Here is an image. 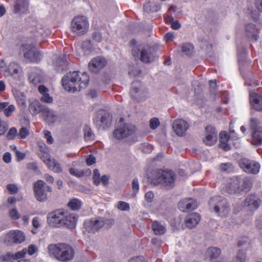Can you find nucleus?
<instances>
[{"instance_id": "obj_41", "label": "nucleus", "mask_w": 262, "mask_h": 262, "mask_svg": "<svg viewBox=\"0 0 262 262\" xmlns=\"http://www.w3.org/2000/svg\"><path fill=\"white\" fill-rule=\"evenodd\" d=\"M193 46L189 43L184 44L181 48L183 54L187 56H190L193 53Z\"/></svg>"}, {"instance_id": "obj_62", "label": "nucleus", "mask_w": 262, "mask_h": 262, "mask_svg": "<svg viewBox=\"0 0 262 262\" xmlns=\"http://www.w3.org/2000/svg\"><path fill=\"white\" fill-rule=\"evenodd\" d=\"M69 172L70 174L73 176H75L78 177H80L82 175H83V173L82 172H79L78 170L75 169L73 168H71L69 170Z\"/></svg>"}, {"instance_id": "obj_21", "label": "nucleus", "mask_w": 262, "mask_h": 262, "mask_svg": "<svg viewBox=\"0 0 262 262\" xmlns=\"http://www.w3.org/2000/svg\"><path fill=\"white\" fill-rule=\"evenodd\" d=\"M249 100L253 108L258 111H262V96L254 92H251Z\"/></svg>"}, {"instance_id": "obj_1", "label": "nucleus", "mask_w": 262, "mask_h": 262, "mask_svg": "<svg viewBox=\"0 0 262 262\" xmlns=\"http://www.w3.org/2000/svg\"><path fill=\"white\" fill-rule=\"evenodd\" d=\"M89 82V76L84 72L79 77L78 71L69 72L62 79L64 89L68 92H75L85 88Z\"/></svg>"}, {"instance_id": "obj_34", "label": "nucleus", "mask_w": 262, "mask_h": 262, "mask_svg": "<svg viewBox=\"0 0 262 262\" xmlns=\"http://www.w3.org/2000/svg\"><path fill=\"white\" fill-rule=\"evenodd\" d=\"M221 253V249L216 247H210L207 250V254L210 257L211 261L215 260Z\"/></svg>"}, {"instance_id": "obj_26", "label": "nucleus", "mask_w": 262, "mask_h": 262, "mask_svg": "<svg viewBox=\"0 0 262 262\" xmlns=\"http://www.w3.org/2000/svg\"><path fill=\"white\" fill-rule=\"evenodd\" d=\"M38 89L41 95L40 100L47 103H52L53 99L52 97L50 96L49 89L43 85H39Z\"/></svg>"}, {"instance_id": "obj_31", "label": "nucleus", "mask_w": 262, "mask_h": 262, "mask_svg": "<svg viewBox=\"0 0 262 262\" xmlns=\"http://www.w3.org/2000/svg\"><path fill=\"white\" fill-rule=\"evenodd\" d=\"M256 31V27L254 24H249L246 26L247 36L254 41H256L258 38V36L255 34Z\"/></svg>"}, {"instance_id": "obj_30", "label": "nucleus", "mask_w": 262, "mask_h": 262, "mask_svg": "<svg viewBox=\"0 0 262 262\" xmlns=\"http://www.w3.org/2000/svg\"><path fill=\"white\" fill-rule=\"evenodd\" d=\"M43 114L46 116V121L49 123L53 124L57 121L58 119L57 114L53 110L47 107L44 110Z\"/></svg>"}, {"instance_id": "obj_48", "label": "nucleus", "mask_w": 262, "mask_h": 262, "mask_svg": "<svg viewBox=\"0 0 262 262\" xmlns=\"http://www.w3.org/2000/svg\"><path fill=\"white\" fill-rule=\"evenodd\" d=\"M27 254V249L26 248L23 249L21 251H18L15 254H12L13 259H18L19 258H23Z\"/></svg>"}, {"instance_id": "obj_59", "label": "nucleus", "mask_w": 262, "mask_h": 262, "mask_svg": "<svg viewBox=\"0 0 262 262\" xmlns=\"http://www.w3.org/2000/svg\"><path fill=\"white\" fill-rule=\"evenodd\" d=\"M7 188L11 194H14L18 191L17 187L14 184H8Z\"/></svg>"}, {"instance_id": "obj_58", "label": "nucleus", "mask_w": 262, "mask_h": 262, "mask_svg": "<svg viewBox=\"0 0 262 262\" xmlns=\"http://www.w3.org/2000/svg\"><path fill=\"white\" fill-rule=\"evenodd\" d=\"M228 141H223L220 140V147L224 150L227 151L230 149V145L227 143Z\"/></svg>"}, {"instance_id": "obj_51", "label": "nucleus", "mask_w": 262, "mask_h": 262, "mask_svg": "<svg viewBox=\"0 0 262 262\" xmlns=\"http://www.w3.org/2000/svg\"><path fill=\"white\" fill-rule=\"evenodd\" d=\"M258 121L255 118H252L250 120V127L253 133L254 131L258 130V127H260L257 125Z\"/></svg>"}, {"instance_id": "obj_9", "label": "nucleus", "mask_w": 262, "mask_h": 262, "mask_svg": "<svg viewBox=\"0 0 262 262\" xmlns=\"http://www.w3.org/2000/svg\"><path fill=\"white\" fill-rule=\"evenodd\" d=\"M239 164L244 171L247 173L256 174L260 169V165L257 162L244 158L239 160Z\"/></svg>"}, {"instance_id": "obj_4", "label": "nucleus", "mask_w": 262, "mask_h": 262, "mask_svg": "<svg viewBox=\"0 0 262 262\" xmlns=\"http://www.w3.org/2000/svg\"><path fill=\"white\" fill-rule=\"evenodd\" d=\"M176 174L172 170H157L153 171L151 178V183L157 185L161 184L167 189L174 185Z\"/></svg>"}, {"instance_id": "obj_28", "label": "nucleus", "mask_w": 262, "mask_h": 262, "mask_svg": "<svg viewBox=\"0 0 262 262\" xmlns=\"http://www.w3.org/2000/svg\"><path fill=\"white\" fill-rule=\"evenodd\" d=\"M151 228L154 233L157 235H163L166 232L165 225L158 221L153 222L151 225Z\"/></svg>"}, {"instance_id": "obj_35", "label": "nucleus", "mask_w": 262, "mask_h": 262, "mask_svg": "<svg viewBox=\"0 0 262 262\" xmlns=\"http://www.w3.org/2000/svg\"><path fill=\"white\" fill-rule=\"evenodd\" d=\"M143 8L144 11L147 12H155L158 11L161 7L159 5L149 2L144 5Z\"/></svg>"}, {"instance_id": "obj_49", "label": "nucleus", "mask_w": 262, "mask_h": 262, "mask_svg": "<svg viewBox=\"0 0 262 262\" xmlns=\"http://www.w3.org/2000/svg\"><path fill=\"white\" fill-rule=\"evenodd\" d=\"M10 217L14 220H18L20 218V215L18 213L16 209H12L9 211V212Z\"/></svg>"}, {"instance_id": "obj_6", "label": "nucleus", "mask_w": 262, "mask_h": 262, "mask_svg": "<svg viewBox=\"0 0 262 262\" xmlns=\"http://www.w3.org/2000/svg\"><path fill=\"white\" fill-rule=\"evenodd\" d=\"M114 224L113 220L105 219L102 217H96L86 220L84 223V227L89 233H94L103 227H110Z\"/></svg>"}, {"instance_id": "obj_23", "label": "nucleus", "mask_w": 262, "mask_h": 262, "mask_svg": "<svg viewBox=\"0 0 262 262\" xmlns=\"http://www.w3.org/2000/svg\"><path fill=\"white\" fill-rule=\"evenodd\" d=\"M62 221V226H65L70 229H74L76 225L77 216L75 214H64Z\"/></svg>"}, {"instance_id": "obj_29", "label": "nucleus", "mask_w": 262, "mask_h": 262, "mask_svg": "<svg viewBox=\"0 0 262 262\" xmlns=\"http://www.w3.org/2000/svg\"><path fill=\"white\" fill-rule=\"evenodd\" d=\"M29 3L27 0H16L14 7V11L15 13L21 12L24 13L27 11Z\"/></svg>"}, {"instance_id": "obj_18", "label": "nucleus", "mask_w": 262, "mask_h": 262, "mask_svg": "<svg viewBox=\"0 0 262 262\" xmlns=\"http://www.w3.org/2000/svg\"><path fill=\"white\" fill-rule=\"evenodd\" d=\"M198 207L195 200L192 198L184 199L178 204V208L182 212H186L189 210H194Z\"/></svg>"}, {"instance_id": "obj_11", "label": "nucleus", "mask_w": 262, "mask_h": 262, "mask_svg": "<svg viewBox=\"0 0 262 262\" xmlns=\"http://www.w3.org/2000/svg\"><path fill=\"white\" fill-rule=\"evenodd\" d=\"M21 73V68L19 64L12 62L5 67L4 75L5 77L11 76L13 79L18 80L20 77Z\"/></svg>"}, {"instance_id": "obj_42", "label": "nucleus", "mask_w": 262, "mask_h": 262, "mask_svg": "<svg viewBox=\"0 0 262 262\" xmlns=\"http://www.w3.org/2000/svg\"><path fill=\"white\" fill-rule=\"evenodd\" d=\"M3 110L4 111L5 115L6 117H9L15 110V107L13 104H9L8 103V105L7 106V107L4 108V109Z\"/></svg>"}, {"instance_id": "obj_13", "label": "nucleus", "mask_w": 262, "mask_h": 262, "mask_svg": "<svg viewBox=\"0 0 262 262\" xmlns=\"http://www.w3.org/2000/svg\"><path fill=\"white\" fill-rule=\"evenodd\" d=\"M135 130V127L134 125L124 124L122 126L114 131L113 135L116 139L120 140L132 134Z\"/></svg>"}, {"instance_id": "obj_45", "label": "nucleus", "mask_w": 262, "mask_h": 262, "mask_svg": "<svg viewBox=\"0 0 262 262\" xmlns=\"http://www.w3.org/2000/svg\"><path fill=\"white\" fill-rule=\"evenodd\" d=\"M160 124V121L159 119L156 117L151 118L149 121V127L152 129H156Z\"/></svg>"}, {"instance_id": "obj_54", "label": "nucleus", "mask_w": 262, "mask_h": 262, "mask_svg": "<svg viewBox=\"0 0 262 262\" xmlns=\"http://www.w3.org/2000/svg\"><path fill=\"white\" fill-rule=\"evenodd\" d=\"M15 99L18 105L21 106L26 105V97L24 94L19 96V97H18L17 98H15Z\"/></svg>"}, {"instance_id": "obj_50", "label": "nucleus", "mask_w": 262, "mask_h": 262, "mask_svg": "<svg viewBox=\"0 0 262 262\" xmlns=\"http://www.w3.org/2000/svg\"><path fill=\"white\" fill-rule=\"evenodd\" d=\"M220 169L223 171L229 172L232 169V165L230 163H222L220 166Z\"/></svg>"}, {"instance_id": "obj_12", "label": "nucleus", "mask_w": 262, "mask_h": 262, "mask_svg": "<svg viewBox=\"0 0 262 262\" xmlns=\"http://www.w3.org/2000/svg\"><path fill=\"white\" fill-rule=\"evenodd\" d=\"M26 236L23 232L20 230H11L7 233L5 240L10 244H20L25 241Z\"/></svg>"}, {"instance_id": "obj_10", "label": "nucleus", "mask_w": 262, "mask_h": 262, "mask_svg": "<svg viewBox=\"0 0 262 262\" xmlns=\"http://www.w3.org/2000/svg\"><path fill=\"white\" fill-rule=\"evenodd\" d=\"M130 94L133 99L138 101H143L148 97L147 90L139 82L133 83Z\"/></svg>"}, {"instance_id": "obj_19", "label": "nucleus", "mask_w": 262, "mask_h": 262, "mask_svg": "<svg viewBox=\"0 0 262 262\" xmlns=\"http://www.w3.org/2000/svg\"><path fill=\"white\" fill-rule=\"evenodd\" d=\"M240 177H233L226 185L225 190L230 194L240 193Z\"/></svg>"}, {"instance_id": "obj_2", "label": "nucleus", "mask_w": 262, "mask_h": 262, "mask_svg": "<svg viewBox=\"0 0 262 262\" xmlns=\"http://www.w3.org/2000/svg\"><path fill=\"white\" fill-rule=\"evenodd\" d=\"M48 251L51 256H54L62 262L71 260L75 255V251L72 246L64 243L50 244L48 246Z\"/></svg>"}, {"instance_id": "obj_32", "label": "nucleus", "mask_w": 262, "mask_h": 262, "mask_svg": "<svg viewBox=\"0 0 262 262\" xmlns=\"http://www.w3.org/2000/svg\"><path fill=\"white\" fill-rule=\"evenodd\" d=\"M240 189L242 191H249L252 187L251 181L247 177L242 179L240 177Z\"/></svg>"}, {"instance_id": "obj_55", "label": "nucleus", "mask_w": 262, "mask_h": 262, "mask_svg": "<svg viewBox=\"0 0 262 262\" xmlns=\"http://www.w3.org/2000/svg\"><path fill=\"white\" fill-rule=\"evenodd\" d=\"M38 248L34 245H30L28 246V250H27V253L30 255H32L34 253L37 252Z\"/></svg>"}, {"instance_id": "obj_61", "label": "nucleus", "mask_w": 262, "mask_h": 262, "mask_svg": "<svg viewBox=\"0 0 262 262\" xmlns=\"http://www.w3.org/2000/svg\"><path fill=\"white\" fill-rule=\"evenodd\" d=\"M128 262H146V261L143 256H140L130 258Z\"/></svg>"}, {"instance_id": "obj_52", "label": "nucleus", "mask_w": 262, "mask_h": 262, "mask_svg": "<svg viewBox=\"0 0 262 262\" xmlns=\"http://www.w3.org/2000/svg\"><path fill=\"white\" fill-rule=\"evenodd\" d=\"M100 173L98 169H96L94 170V174H93V181L95 184L98 185L100 183Z\"/></svg>"}, {"instance_id": "obj_38", "label": "nucleus", "mask_w": 262, "mask_h": 262, "mask_svg": "<svg viewBox=\"0 0 262 262\" xmlns=\"http://www.w3.org/2000/svg\"><path fill=\"white\" fill-rule=\"evenodd\" d=\"M253 141L257 144L262 143V127H258V130L252 133Z\"/></svg>"}, {"instance_id": "obj_33", "label": "nucleus", "mask_w": 262, "mask_h": 262, "mask_svg": "<svg viewBox=\"0 0 262 262\" xmlns=\"http://www.w3.org/2000/svg\"><path fill=\"white\" fill-rule=\"evenodd\" d=\"M112 116L110 113L104 112L100 118L101 125L103 128L109 126L112 123Z\"/></svg>"}, {"instance_id": "obj_36", "label": "nucleus", "mask_w": 262, "mask_h": 262, "mask_svg": "<svg viewBox=\"0 0 262 262\" xmlns=\"http://www.w3.org/2000/svg\"><path fill=\"white\" fill-rule=\"evenodd\" d=\"M81 205L82 203L79 200L74 198L69 202L68 206L73 210H77L80 209Z\"/></svg>"}, {"instance_id": "obj_16", "label": "nucleus", "mask_w": 262, "mask_h": 262, "mask_svg": "<svg viewBox=\"0 0 262 262\" xmlns=\"http://www.w3.org/2000/svg\"><path fill=\"white\" fill-rule=\"evenodd\" d=\"M205 129L206 136L203 139V142L206 145L211 146L217 141V132L215 128L211 126H207Z\"/></svg>"}, {"instance_id": "obj_40", "label": "nucleus", "mask_w": 262, "mask_h": 262, "mask_svg": "<svg viewBox=\"0 0 262 262\" xmlns=\"http://www.w3.org/2000/svg\"><path fill=\"white\" fill-rule=\"evenodd\" d=\"M247 255L246 252L243 249L239 250L235 258L233 260V262H246Z\"/></svg>"}, {"instance_id": "obj_15", "label": "nucleus", "mask_w": 262, "mask_h": 262, "mask_svg": "<svg viewBox=\"0 0 262 262\" xmlns=\"http://www.w3.org/2000/svg\"><path fill=\"white\" fill-rule=\"evenodd\" d=\"M107 64L106 60L102 57L98 56L93 58L89 63V70L93 73H98Z\"/></svg>"}, {"instance_id": "obj_37", "label": "nucleus", "mask_w": 262, "mask_h": 262, "mask_svg": "<svg viewBox=\"0 0 262 262\" xmlns=\"http://www.w3.org/2000/svg\"><path fill=\"white\" fill-rule=\"evenodd\" d=\"M238 246L243 250H247L251 248L250 241L249 238L244 237L241 238L238 242Z\"/></svg>"}, {"instance_id": "obj_39", "label": "nucleus", "mask_w": 262, "mask_h": 262, "mask_svg": "<svg viewBox=\"0 0 262 262\" xmlns=\"http://www.w3.org/2000/svg\"><path fill=\"white\" fill-rule=\"evenodd\" d=\"M84 137L86 141L93 140L95 138V135L93 133L91 128L88 126L85 125L83 127Z\"/></svg>"}, {"instance_id": "obj_22", "label": "nucleus", "mask_w": 262, "mask_h": 262, "mask_svg": "<svg viewBox=\"0 0 262 262\" xmlns=\"http://www.w3.org/2000/svg\"><path fill=\"white\" fill-rule=\"evenodd\" d=\"M201 220L200 215L196 213L188 214L185 217V224L186 226L190 229L194 228Z\"/></svg>"}, {"instance_id": "obj_44", "label": "nucleus", "mask_w": 262, "mask_h": 262, "mask_svg": "<svg viewBox=\"0 0 262 262\" xmlns=\"http://www.w3.org/2000/svg\"><path fill=\"white\" fill-rule=\"evenodd\" d=\"M67 60V56L66 55H62L57 58L56 60L54 61L53 64L54 66L59 67L63 63L65 62Z\"/></svg>"}, {"instance_id": "obj_8", "label": "nucleus", "mask_w": 262, "mask_h": 262, "mask_svg": "<svg viewBox=\"0 0 262 262\" xmlns=\"http://www.w3.org/2000/svg\"><path fill=\"white\" fill-rule=\"evenodd\" d=\"M33 190L36 200L39 202H45L48 199L47 192H51L52 188L43 181L38 180L33 185Z\"/></svg>"}, {"instance_id": "obj_57", "label": "nucleus", "mask_w": 262, "mask_h": 262, "mask_svg": "<svg viewBox=\"0 0 262 262\" xmlns=\"http://www.w3.org/2000/svg\"><path fill=\"white\" fill-rule=\"evenodd\" d=\"M139 188V185L138 180L137 179H134L132 182V189L135 194L138 192Z\"/></svg>"}, {"instance_id": "obj_27", "label": "nucleus", "mask_w": 262, "mask_h": 262, "mask_svg": "<svg viewBox=\"0 0 262 262\" xmlns=\"http://www.w3.org/2000/svg\"><path fill=\"white\" fill-rule=\"evenodd\" d=\"M24 57L28 59L30 62H38L41 59V54L39 51L31 49L24 53Z\"/></svg>"}, {"instance_id": "obj_14", "label": "nucleus", "mask_w": 262, "mask_h": 262, "mask_svg": "<svg viewBox=\"0 0 262 262\" xmlns=\"http://www.w3.org/2000/svg\"><path fill=\"white\" fill-rule=\"evenodd\" d=\"M64 212L61 210H57L49 213L48 215V223L53 227L62 226Z\"/></svg>"}, {"instance_id": "obj_3", "label": "nucleus", "mask_w": 262, "mask_h": 262, "mask_svg": "<svg viewBox=\"0 0 262 262\" xmlns=\"http://www.w3.org/2000/svg\"><path fill=\"white\" fill-rule=\"evenodd\" d=\"M132 48V54L135 59H140L143 62L149 63L154 58V49L148 46L137 45V41L132 39L129 42Z\"/></svg>"}, {"instance_id": "obj_25", "label": "nucleus", "mask_w": 262, "mask_h": 262, "mask_svg": "<svg viewBox=\"0 0 262 262\" xmlns=\"http://www.w3.org/2000/svg\"><path fill=\"white\" fill-rule=\"evenodd\" d=\"M46 106L41 104L38 100H34L29 106V110L33 115H36L40 112L43 113Z\"/></svg>"}, {"instance_id": "obj_56", "label": "nucleus", "mask_w": 262, "mask_h": 262, "mask_svg": "<svg viewBox=\"0 0 262 262\" xmlns=\"http://www.w3.org/2000/svg\"><path fill=\"white\" fill-rule=\"evenodd\" d=\"M43 134L45 138L47 139V142L49 144L53 143L54 140L52 138L51 132L48 130H45Z\"/></svg>"}, {"instance_id": "obj_60", "label": "nucleus", "mask_w": 262, "mask_h": 262, "mask_svg": "<svg viewBox=\"0 0 262 262\" xmlns=\"http://www.w3.org/2000/svg\"><path fill=\"white\" fill-rule=\"evenodd\" d=\"M231 136L227 134L225 132H221L220 133V140L223 141H228Z\"/></svg>"}, {"instance_id": "obj_46", "label": "nucleus", "mask_w": 262, "mask_h": 262, "mask_svg": "<svg viewBox=\"0 0 262 262\" xmlns=\"http://www.w3.org/2000/svg\"><path fill=\"white\" fill-rule=\"evenodd\" d=\"M17 135V131L16 128L12 127L7 134L6 137L8 140H13Z\"/></svg>"}, {"instance_id": "obj_24", "label": "nucleus", "mask_w": 262, "mask_h": 262, "mask_svg": "<svg viewBox=\"0 0 262 262\" xmlns=\"http://www.w3.org/2000/svg\"><path fill=\"white\" fill-rule=\"evenodd\" d=\"M43 162L54 172L60 173L62 171V168L59 163L54 159H51L49 154H46V159H43Z\"/></svg>"}, {"instance_id": "obj_17", "label": "nucleus", "mask_w": 262, "mask_h": 262, "mask_svg": "<svg viewBox=\"0 0 262 262\" xmlns=\"http://www.w3.org/2000/svg\"><path fill=\"white\" fill-rule=\"evenodd\" d=\"M188 127L189 125L187 122L183 119H177L172 124V128L179 136H184Z\"/></svg>"}, {"instance_id": "obj_20", "label": "nucleus", "mask_w": 262, "mask_h": 262, "mask_svg": "<svg viewBox=\"0 0 262 262\" xmlns=\"http://www.w3.org/2000/svg\"><path fill=\"white\" fill-rule=\"evenodd\" d=\"M261 201L256 196L253 194H249L246 198L244 203V206L248 207L249 209L254 211L259 206Z\"/></svg>"}, {"instance_id": "obj_53", "label": "nucleus", "mask_w": 262, "mask_h": 262, "mask_svg": "<svg viewBox=\"0 0 262 262\" xmlns=\"http://www.w3.org/2000/svg\"><path fill=\"white\" fill-rule=\"evenodd\" d=\"M210 92L211 94L215 95L216 91V81L212 80L209 82Z\"/></svg>"}, {"instance_id": "obj_43", "label": "nucleus", "mask_w": 262, "mask_h": 262, "mask_svg": "<svg viewBox=\"0 0 262 262\" xmlns=\"http://www.w3.org/2000/svg\"><path fill=\"white\" fill-rule=\"evenodd\" d=\"M29 135V130L26 127H23L19 130L17 136L18 138L23 139H25Z\"/></svg>"}, {"instance_id": "obj_5", "label": "nucleus", "mask_w": 262, "mask_h": 262, "mask_svg": "<svg viewBox=\"0 0 262 262\" xmlns=\"http://www.w3.org/2000/svg\"><path fill=\"white\" fill-rule=\"evenodd\" d=\"M210 209L221 217L227 216L230 210L226 199L220 196L212 198L209 201Z\"/></svg>"}, {"instance_id": "obj_64", "label": "nucleus", "mask_w": 262, "mask_h": 262, "mask_svg": "<svg viewBox=\"0 0 262 262\" xmlns=\"http://www.w3.org/2000/svg\"><path fill=\"white\" fill-rule=\"evenodd\" d=\"M93 38L96 42H99L102 40L101 34L99 32H95L93 34Z\"/></svg>"}, {"instance_id": "obj_7", "label": "nucleus", "mask_w": 262, "mask_h": 262, "mask_svg": "<svg viewBox=\"0 0 262 262\" xmlns=\"http://www.w3.org/2000/svg\"><path fill=\"white\" fill-rule=\"evenodd\" d=\"M72 32L78 36L85 34L89 29L88 18L84 15H77L74 17L71 23Z\"/></svg>"}, {"instance_id": "obj_47", "label": "nucleus", "mask_w": 262, "mask_h": 262, "mask_svg": "<svg viewBox=\"0 0 262 262\" xmlns=\"http://www.w3.org/2000/svg\"><path fill=\"white\" fill-rule=\"evenodd\" d=\"M117 208L122 211H129L130 209L129 204L123 201L118 202Z\"/></svg>"}, {"instance_id": "obj_63", "label": "nucleus", "mask_w": 262, "mask_h": 262, "mask_svg": "<svg viewBox=\"0 0 262 262\" xmlns=\"http://www.w3.org/2000/svg\"><path fill=\"white\" fill-rule=\"evenodd\" d=\"M154 194L151 191H148L145 195V199L148 202H151L153 200Z\"/></svg>"}]
</instances>
